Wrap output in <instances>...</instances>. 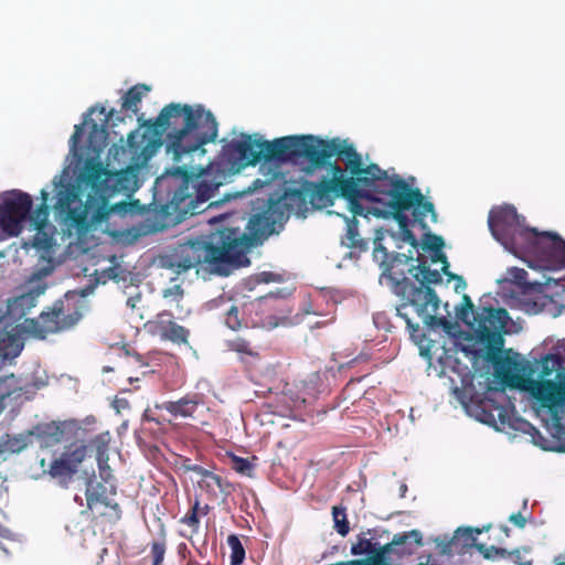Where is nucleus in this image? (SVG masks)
Masks as SVG:
<instances>
[{
  "label": "nucleus",
  "instance_id": "5",
  "mask_svg": "<svg viewBox=\"0 0 565 565\" xmlns=\"http://www.w3.org/2000/svg\"><path fill=\"white\" fill-rule=\"evenodd\" d=\"M275 146L280 156V163L296 162L305 158L315 169L326 168V175H329L330 164L333 163L330 160L334 157L344 162L345 172L350 169L356 171L362 160L361 153L352 143L339 138L324 140L312 135H291L278 138Z\"/></svg>",
  "mask_w": 565,
  "mask_h": 565
},
{
  "label": "nucleus",
  "instance_id": "42",
  "mask_svg": "<svg viewBox=\"0 0 565 565\" xmlns=\"http://www.w3.org/2000/svg\"><path fill=\"white\" fill-rule=\"evenodd\" d=\"M473 309L475 306L470 297L468 295H463L461 306L457 311L458 318L465 323L470 324L471 322L469 321V317L472 316L473 318L477 316V312H475Z\"/></svg>",
  "mask_w": 565,
  "mask_h": 565
},
{
  "label": "nucleus",
  "instance_id": "63",
  "mask_svg": "<svg viewBox=\"0 0 565 565\" xmlns=\"http://www.w3.org/2000/svg\"><path fill=\"white\" fill-rule=\"evenodd\" d=\"M178 172H182L184 175L188 173L185 169H178Z\"/></svg>",
  "mask_w": 565,
  "mask_h": 565
},
{
  "label": "nucleus",
  "instance_id": "34",
  "mask_svg": "<svg viewBox=\"0 0 565 565\" xmlns=\"http://www.w3.org/2000/svg\"><path fill=\"white\" fill-rule=\"evenodd\" d=\"M436 543V553L422 555L417 565H456L452 558L446 554L441 555V544L437 539L434 540Z\"/></svg>",
  "mask_w": 565,
  "mask_h": 565
},
{
  "label": "nucleus",
  "instance_id": "38",
  "mask_svg": "<svg viewBox=\"0 0 565 565\" xmlns=\"http://www.w3.org/2000/svg\"><path fill=\"white\" fill-rule=\"evenodd\" d=\"M167 552V542L164 535L161 540H156L150 543V552L148 557L151 565H162Z\"/></svg>",
  "mask_w": 565,
  "mask_h": 565
},
{
  "label": "nucleus",
  "instance_id": "14",
  "mask_svg": "<svg viewBox=\"0 0 565 565\" xmlns=\"http://www.w3.org/2000/svg\"><path fill=\"white\" fill-rule=\"evenodd\" d=\"M563 362L564 360L559 354L548 353L543 356L541 361L534 362L525 359L505 356L503 366H505L508 371H514L529 379L537 374L540 380H548L547 377L562 367Z\"/></svg>",
  "mask_w": 565,
  "mask_h": 565
},
{
  "label": "nucleus",
  "instance_id": "15",
  "mask_svg": "<svg viewBox=\"0 0 565 565\" xmlns=\"http://www.w3.org/2000/svg\"><path fill=\"white\" fill-rule=\"evenodd\" d=\"M145 330L152 337H158L162 341H169L179 345L186 344L190 337L189 329L177 323L173 315L168 310H163L148 320L145 323Z\"/></svg>",
  "mask_w": 565,
  "mask_h": 565
},
{
  "label": "nucleus",
  "instance_id": "37",
  "mask_svg": "<svg viewBox=\"0 0 565 565\" xmlns=\"http://www.w3.org/2000/svg\"><path fill=\"white\" fill-rule=\"evenodd\" d=\"M199 511H200V501L196 499L193 502V504L191 505L190 510L185 513V515L180 519V522L182 524H185L189 527H191L192 534L199 533V529H200Z\"/></svg>",
  "mask_w": 565,
  "mask_h": 565
},
{
  "label": "nucleus",
  "instance_id": "9",
  "mask_svg": "<svg viewBox=\"0 0 565 565\" xmlns=\"http://www.w3.org/2000/svg\"><path fill=\"white\" fill-rule=\"evenodd\" d=\"M525 218L518 214L516 209L512 205H504L490 211L489 228L493 237L508 246L514 242L516 234L530 241L534 248L545 254L546 246L537 241V236L542 235L536 228L524 227Z\"/></svg>",
  "mask_w": 565,
  "mask_h": 565
},
{
  "label": "nucleus",
  "instance_id": "31",
  "mask_svg": "<svg viewBox=\"0 0 565 565\" xmlns=\"http://www.w3.org/2000/svg\"><path fill=\"white\" fill-rule=\"evenodd\" d=\"M347 221V232L341 238L342 245L349 248H355L359 250L367 249V242L363 239L358 230L359 222L353 216L352 218L345 217Z\"/></svg>",
  "mask_w": 565,
  "mask_h": 565
},
{
  "label": "nucleus",
  "instance_id": "24",
  "mask_svg": "<svg viewBox=\"0 0 565 565\" xmlns=\"http://www.w3.org/2000/svg\"><path fill=\"white\" fill-rule=\"evenodd\" d=\"M203 403L199 394H188L178 401L163 402L157 407L171 414L173 417H193L198 407Z\"/></svg>",
  "mask_w": 565,
  "mask_h": 565
},
{
  "label": "nucleus",
  "instance_id": "50",
  "mask_svg": "<svg viewBox=\"0 0 565 565\" xmlns=\"http://www.w3.org/2000/svg\"><path fill=\"white\" fill-rule=\"evenodd\" d=\"M99 468V476L104 482H109L110 478L113 477L110 467L108 466V461L106 463H103L102 466H98Z\"/></svg>",
  "mask_w": 565,
  "mask_h": 565
},
{
  "label": "nucleus",
  "instance_id": "22",
  "mask_svg": "<svg viewBox=\"0 0 565 565\" xmlns=\"http://www.w3.org/2000/svg\"><path fill=\"white\" fill-rule=\"evenodd\" d=\"M508 311L503 308H482L481 312H477L473 321L470 323L473 327L476 334H482L486 331H501L507 322Z\"/></svg>",
  "mask_w": 565,
  "mask_h": 565
},
{
  "label": "nucleus",
  "instance_id": "41",
  "mask_svg": "<svg viewBox=\"0 0 565 565\" xmlns=\"http://www.w3.org/2000/svg\"><path fill=\"white\" fill-rule=\"evenodd\" d=\"M445 242L441 236L427 232L424 234L422 248L429 252L443 249Z\"/></svg>",
  "mask_w": 565,
  "mask_h": 565
},
{
  "label": "nucleus",
  "instance_id": "35",
  "mask_svg": "<svg viewBox=\"0 0 565 565\" xmlns=\"http://www.w3.org/2000/svg\"><path fill=\"white\" fill-rule=\"evenodd\" d=\"M109 434L104 433L95 436L90 440V445L96 450V459L98 466H102L103 463H106L108 461V444H109Z\"/></svg>",
  "mask_w": 565,
  "mask_h": 565
},
{
  "label": "nucleus",
  "instance_id": "19",
  "mask_svg": "<svg viewBox=\"0 0 565 565\" xmlns=\"http://www.w3.org/2000/svg\"><path fill=\"white\" fill-rule=\"evenodd\" d=\"M86 455L87 447L85 445L66 448L60 458L52 461L49 470L50 475L55 478L72 477L77 472Z\"/></svg>",
  "mask_w": 565,
  "mask_h": 565
},
{
  "label": "nucleus",
  "instance_id": "13",
  "mask_svg": "<svg viewBox=\"0 0 565 565\" xmlns=\"http://www.w3.org/2000/svg\"><path fill=\"white\" fill-rule=\"evenodd\" d=\"M32 198L20 190L7 192L0 202V227L10 236L21 233L32 209Z\"/></svg>",
  "mask_w": 565,
  "mask_h": 565
},
{
  "label": "nucleus",
  "instance_id": "56",
  "mask_svg": "<svg viewBox=\"0 0 565 565\" xmlns=\"http://www.w3.org/2000/svg\"><path fill=\"white\" fill-rule=\"evenodd\" d=\"M441 273L448 277V280H455L456 281L457 277L460 276V275L450 273L448 269L441 270Z\"/></svg>",
  "mask_w": 565,
  "mask_h": 565
},
{
  "label": "nucleus",
  "instance_id": "46",
  "mask_svg": "<svg viewBox=\"0 0 565 565\" xmlns=\"http://www.w3.org/2000/svg\"><path fill=\"white\" fill-rule=\"evenodd\" d=\"M430 262L433 264L441 263V270L449 269V263L443 249H439L438 252H431Z\"/></svg>",
  "mask_w": 565,
  "mask_h": 565
},
{
  "label": "nucleus",
  "instance_id": "43",
  "mask_svg": "<svg viewBox=\"0 0 565 565\" xmlns=\"http://www.w3.org/2000/svg\"><path fill=\"white\" fill-rule=\"evenodd\" d=\"M238 313V309L235 306H232L225 313V324L232 330H238L242 327Z\"/></svg>",
  "mask_w": 565,
  "mask_h": 565
},
{
  "label": "nucleus",
  "instance_id": "29",
  "mask_svg": "<svg viewBox=\"0 0 565 565\" xmlns=\"http://www.w3.org/2000/svg\"><path fill=\"white\" fill-rule=\"evenodd\" d=\"M35 437L40 446L51 447L62 443L64 438V429L61 425L55 423L46 424L43 427H38Z\"/></svg>",
  "mask_w": 565,
  "mask_h": 565
},
{
  "label": "nucleus",
  "instance_id": "45",
  "mask_svg": "<svg viewBox=\"0 0 565 565\" xmlns=\"http://www.w3.org/2000/svg\"><path fill=\"white\" fill-rule=\"evenodd\" d=\"M163 298L171 299L173 301H180L183 297V289L180 285H174L170 288H167L162 292Z\"/></svg>",
  "mask_w": 565,
  "mask_h": 565
},
{
  "label": "nucleus",
  "instance_id": "58",
  "mask_svg": "<svg viewBox=\"0 0 565 565\" xmlns=\"http://www.w3.org/2000/svg\"><path fill=\"white\" fill-rule=\"evenodd\" d=\"M524 276H526V271L524 269H519L518 270V275H516V279H521L523 278Z\"/></svg>",
  "mask_w": 565,
  "mask_h": 565
},
{
  "label": "nucleus",
  "instance_id": "21",
  "mask_svg": "<svg viewBox=\"0 0 565 565\" xmlns=\"http://www.w3.org/2000/svg\"><path fill=\"white\" fill-rule=\"evenodd\" d=\"M441 544V555L446 554L454 558L455 555H465L469 553L471 548L477 550V537L472 536V530L470 526L467 527H458L454 535L449 537L448 535L436 537Z\"/></svg>",
  "mask_w": 565,
  "mask_h": 565
},
{
  "label": "nucleus",
  "instance_id": "28",
  "mask_svg": "<svg viewBox=\"0 0 565 565\" xmlns=\"http://www.w3.org/2000/svg\"><path fill=\"white\" fill-rule=\"evenodd\" d=\"M537 241L546 246L545 255L565 263V241L556 233L542 232Z\"/></svg>",
  "mask_w": 565,
  "mask_h": 565
},
{
  "label": "nucleus",
  "instance_id": "20",
  "mask_svg": "<svg viewBox=\"0 0 565 565\" xmlns=\"http://www.w3.org/2000/svg\"><path fill=\"white\" fill-rule=\"evenodd\" d=\"M396 541H398L397 544L392 545L390 551L385 554L388 565H393V563L403 557L412 555L416 548L424 544L423 534L418 530L397 533L393 536L391 542H386L385 544H393Z\"/></svg>",
  "mask_w": 565,
  "mask_h": 565
},
{
  "label": "nucleus",
  "instance_id": "16",
  "mask_svg": "<svg viewBox=\"0 0 565 565\" xmlns=\"http://www.w3.org/2000/svg\"><path fill=\"white\" fill-rule=\"evenodd\" d=\"M21 332L28 333L24 330V322L11 326L9 328L6 326H0V358L3 360L14 359L21 353L24 345L20 337ZM14 375L0 379V399H4L7 396H10L14 392V390L2 391V386L4 384L8 382H14Z\"/></svg>",
  "mask_w": 565,
  "mask_h": 565
},
{
  "label": "nucleus",
  "instance_id": "6",
  "mask_svg": "<svg viewBox=\"0 0 565 565\" xmlns=\"http://www.w3.org/2000/svg\"><path fill=\"white\" fill-rule=\"evenodd\" d=\"M416 260L413 287L402 292L411 296L408 308L412 307L430 329L443 328L449 331L451 322L444 316L438 317L440 299L433 288V285L441 284V273L431 269L426 257L423 255H418Z\"/></svg>",
  "mask_w": 565,
  "mask_h": 565
},
{
  "label": "nucleus",
  "instance_id": "10",
  "mask_svg": "<svg viewBox=\"0 0 565 565\" xmlns=\"http://www.w3.org/2000/svg\"><path fill=\"white\" fill-rule=\"evenodd\" d=\"M278 138L268 141L262 138L253 139L252 136H243L241 140L232 141L224 148L228 160H233L239 167L255 166L264 160L265 163H280L275 143Z\"/></svg>",
  "mask_w": 565,
  "mask_h": 565
},
{
  "label": "nucleus",
  "instance_id": "26",
  "mask_svg": "<svg viewBox=\"0 0 565 565\" xmlns=\"http://www.w3.org/2000/svg\"><path fill=\"white\" fill-rule=\"evenodd\" d=\"M377 539V530H369L367 532H362L356 536V542L352 544L351 553L353 555H363L369 554L375 555V553L382 552L385 547V544H381L376 541Z\"/></svg>",
  "mask_w": 565,
  "mask_h": 565
},
{
  "label": "nucleus",
  "instance_id": "53",
  "mask_svg": "<svg viewBox=\"0 0 565 565\" xmlns=\"http://www.w3.org/2000/svg\"><path fill=\"white\" fill-rule=\"evenodd\" d=\"M466 287H467V282L463 279V277L462 276L457 277L455 290L456 291L463 290Z\"/></svg>",
  "mask_w": 565,
  "mask_h": 565
},
{
  "label": "nucleus",
  "instance_id": "33",
  "mask_svg": "<svg viewBox=\"0 0 565 565\" xmlns=\"http://www.w3.org/2000/svg\"><path fill=\"white\" fill-rule=\"evenodd\" d=\"M227 345L231 351L238 353L241 355V360L243 361L245 355L250 356L254 360L259 359L258 351L246 339L236 338L228 341Z\"/></svg>",
  "mask_w": 565,
  "mask_h": 565
},
{
  "label": "nucleus",
  "instance_id": "3",
  "mask_svg": "<svg viewBox=\"0 0 565 565\" xmlns=\"http://www.w3.org/2000/svg\"><path fill=\"white\" fill-rule=\"evenodd\" d=\"M398 180L403 179L397 174L390 177L376 163L364 166L361 160L356 171L350 169L347 172L339 163H332L329 168V175H323L313 185L311 204L318 207H328L333 205L335 199L343 198L349 202L350 211L355 216L364 213L360 200L370 198L385 203L390 209L393 196L391 190Z\"/></svg>",
  "mask_w": 565,
  "mask_h": 565
},
{
  "label": "nucleus",
  "instance_id": "55",
  "mask_svg": "<svg viewBox=\"0 0 565 565\" xmlns=\"http://www.w3.org/2000/svg\"><path fill=\"white\" fill-rule=\"evenodd\" d=\"M491 527V525L483 526L482 529L479 527H471L472 530V536L477 537L478 534H481L483 531H488Z\"/></svg>",
  "mask_w": 565,
  "mask_h": 565
},
{
  "label": "nucleus",
  "instance_id": "51",
  "mask_svg": "<svg viewBox=\"0 0 565 565\" xmlns=\"http://www.w3.org/2000/svg\"><path fill=\"white\" fill-rule=\"evenodd\" d=\"M191 472L196 473L201 477V479H204L207 477V475L211 472L210 470L205 469L204 467L200 465H193V467H190Z\"/></svg>",
  "mask_w": 565,
  "mask_h": 565
},
{
  "label": "nucleus",
  "instance_id": "40",
  "mask_svg": "<svg viewBox=\"0 0 565 565\" xmlns=\"http://www.w3.org/2000/svg\"><path fill=\"white\" fill-rule=\"evenodd\" d=\"M477 551L487 559L495 561L499 558H505L508 556V551L502 547H497L494 545L487 546L486 544L477 545Z\"/></svg>",
  "mask_w": 565,
  "mask_h": 565
},
{
  "label": "nucleus",
  "instance_id": "52",
  "mask_svg": "<svg viewBox=\"0 0 565 565\" xmlns=\"http://www.w3.org/2000/svg\"><path fill=\"white\" fill-rule=\"evenodd\" d=\"M137 136H138V134H137L136 130L129 132L128 136H127L128 146H129L130 149L134 150V152H138V150H139V147L136 146V141H135Z\"/></svg>",
  "mask_w": 565,
  "mask_h": 565
},
{
  "label": "nucleus",
  "instance_id": "54",
  "mask_svg": "<svg viewBox=\"0 0 565 565\" xmlns=\"http://www.w3.org/2000/svg\"><path fill=\"white\" fill-rule=\"evenodd\" d=\"M193 465L194 463H192L189 458H185L182 462L181 468L184 472H191L190 467H193Z\"/></svg>",
  "mask_w": 565,
  "mask_h": 565
},
{
  "label": "nucleus",
  "instance_id": "32",
  "mask_svg": "<svg viewBox=\"0 0 565 565\" xmlns=\"http://www.w3.org/2000/svg\"><path fill=\"white\" fill-rule=\"evenodd\" d=\"M150 90V87L146 84H137L130 87L122 96L121 108L124 110H131L137 114L139 110V104L142 97Z\"/></svg>",
  "mask_w": 565,
  "mask_h": 565
},
{
  "label": "nucleus",
  "instance_id": "30",
  "mask_svg": "<svg viewBox=\"0 0 565 565\" xmlns=\"http://www.w3.org/2000/svg\"><path fill=\"white\" fill-rule=\"evenodd\" d=\"M49 192L45 189L41 190V204L33 211H30L28 218L36 231H43L49 222L50 206Z\"/></svg>",
  "mask_w": 565,
  "mask_h": 565
},
{
  "label": "nucleus",
  "instance_id": "39",
  "mask_svg": "<svg viewBox=\"0 0 565 565\" xmlns=\"http://www.w3.org/2000/svg\"><path fill=\"white\" fill-rule=\"evenodd\" d=\"M227 544L231 547V564L232 565H241L245 558V550L241 540L237 535L231 534L227 537Z\"/></svg>",
  "mask_w": 565,
  "mask_h": 565
},
{
  "label": "nucleus",
  "instance_id": "7",
  "mask_svg": "<svg viewBox=\"0 0 565 565\" xmlns=\"http://www.w3.org/2000/svg\"><path fill=\"white\" fill-rule=\"evenodd\" d=\"M391 192L393 196L388 212L398 223L403 239L416 248L419 243L409 230L411 220L405 212L411 210L414 223L426 230L428 227L426 223L427 215H430L433 222L437 221L435 206L431 202L425 200L418 188H412L405 180H398Z\"/></svg>",
  "mask_w": 565,
  "mask_h": 565
},
{
  "label": "nucleus",
  "instance_id": "36",
  "mask_svg": "<svg viewBox=\"0 0 565 565\" xmlns=\"http://www.w3.org/2000/svg\"><path fill=\"white\" fill-rule=\"evenodd\" d=\"M345 511H347L345 507H342V505H334L332 508L334 530L341 536H345L350 531V525H349V521H348Z\"/></svg>",
  "mask_w": 565,
  "mask_h": 565
},
{
  "label": "nucleus",
  "instance_id": "18",
  "mask_svg": "<svg viewBox=\"0 0 565 565\" xmlns=\"http://www.w3.org/2000/svg\"><path fill=\"white\" fill-rule=\"evenodd\" d=\"M39 292L30 291L9 299L6 311L0 310V326L7 328L18 324L20 320L26 319V315L36 306Z\"/></svg>",
  "mask_w": 565,
  "mask_h": 565
},
{
  "label": "nucleus",
  "instance_id": "59",
  "mask_svg": "<svg viewBox=\"0 0 565 565\" xmlns=\"http://www.w3.org/2000/svg\"><path fill=\"white\" fill-rule=\"evenodd\" d=\"M501 530L504 532V534H505L507 536H509V535H510V529H509L507 525H502V526H501Z\"/></svg>",
  "mask_w": 565,
  "mask_h": 565
},
{
  "label": "nucleus",
  "instance_id": "57",
  "mask_svg": "<svg viewBox=\"0 0 565 565\" xmlns=\"http://www.w3.org/2000/svg\"><path fill=\"white\" fill-rule=\"evenodd\" d=\"M210 510H211V508L209 504H205L203 507L200 505L199 516L200 515L204 516V515L209 514Z\"/></svg>",
  "mask_w": 565,
  "mask_h": 565
},
{
  "label": "nucleus",
  "instance_id": "23",
  "mask_svg": "<svg viewBox=\"0 0 565 565\" xmlns=\"http://www.w3.org/2000/svg\"><path fill=\"white\" fill-rule=\"evenodd\" d=\"M85 497L89 510H94L97 505L102 504L111 511L110 516L115 520L120 519V507L117 502H111L108 499L107 487L104 483L89 478L86 482Z\"/></svg>",
  "mask_w": 565,
  "mask_h": 565
},
{
  "label": "nucleus",
  "instance_id": "27",
  "mask_svg": "<svg viewBox=\"0 0 565 565\" xmlns=\"http://www.w3.org/2000/svg\"><path fill=\"white\" fill-rule=\"evenodd\" d=\"M199 486L213 498H217L218 493L223 494L224 497H228L234 491V486L232 482L212 471L207 475L206 478L199 481Z\"/></svg>",
  "mask_w": 565,
  "mask_h": 565
},
{
  "label": "nucleus",
  "instance_id": "25",
  "mask_svg": "<svg viewBox=\"0 0 565 565\" xmlns=\"http://www.w3.org/2000/svg\"><path fill=\"white\" fill-rule=\"evenodd\" d=\"M478 340L484 344L487 349V358L489 361H491L494 365L500 366L502 371L505 373H510L511 371H508L505 366H503L504 359H501V352L504 344V339L501 333V331H486L482 334H477Z\"/></svg>",
  "mask_w": 565,
  "mask_h": 565
},
{
  "label": "nucleus",
  "instance_id": "61",
  "mask_svg": "<svg viewBox=\"0 0 565 565\" xmlns=\"http://www.w3.org/2000/svg\"><path fill=\"white\" fill-rule=\"evenodd\" d=\"M254 183H255V188H257V186H258V184H259V186H262V185H263V182H260V180H256Z\"/></svg>",
  "mask_w": 565,
  "mask_h": 565
},
{
  "label": "nucleus",
  "instance_id": "12",
  "mask_svg": "<svg viewBox=\"0 0 565 565\" xmlns=\"http://www.w3.org/2000/svg\"><path fill=\"white\" fill-rule=\"evenodd\" d=\"M81 317L76 308L66 307L62 300H57L47 311L41 312L39 318L25 319L24 330L38 339H45L49 333L72 328Z\"/></svg>",
  "mask_w": 565,
  "mask_h": 565
},
{
  "label": "nucleus",
  "instance_id": "11",
  "mask_svg": "<svg viewBox=\"0 0 565 565\" xmlns=\"http://www.w3.org/2000/svg\"><path fill=\"white\" fill-rule=\"evenodd\" d=\"M218 184L206 180L185 177L180 186L174 191L171 204L174 211L182 216L196 215L205 209L203 204L214 196Z\"/></svg>",
  "mask_w": 565,
  "mask_h": 565
},
{
  "label": "nucleus",
  "instance_id": "60",
  "mask_svg": "<svg viewBox=\"0 0 565 565\" xmlns=\"http://www.w3.org/2000/svg\"><path fill=\"white\" fill-rule=\"evenodd\" d=\"M109 493L110 494H116V487L114 484L110 486Z\"/></svg>",
  "mask_w": 565,
  "mask_h": 565
},
{
  "label": "nucleus",
  "instance_id": "47",
  "mask_svg": "<svg viewBox=\"0 0 565 565\" xmlns=\"http://www.w3.org/2000/svg\"><path fill=\"white\" fill-rule=\"evenodd\" d=\"M8 444H9V448L15 452L23 450L28 446L26 438L23 436L14 437V438L10 439Z\"/></svg>",
  "mask_w": 565,
  "mask_h": 565
},
{
  "label": "nucleus",
  "instance_id": "64",
  "mask_svg": "<svg viewBox=\"0 0 565 565\" xmlns=\"http://www.w3.org/2000/svg\"><path fill=\"white\" fill-rule=\"evenodd\" d=\"M95 110H96V108H95V107H92V108L89 109V113H94Z\"/></svg>",
  "mask_w": 565,
  "mask_h": 565
},
{
  "label": "nucleus",
  "instance_id": "49",
  "mask_svg": "<svg viewBox=\"0 0 565 565\" xmlns=\"http://www.w3.org/2000/svg\"><path fill=\"white\" fill-rule=\"evenodd\" d=\"M509 521L513 523L516 527L523 529L526 525L527 518L524 516L521 512L512 513L509 516Z\"/></svg>",
  "mask_w": 565,
  "mask_h": 565
},
{
  "label": "nucleus",
  "instance_id": "44",
  "mask_svg": "<svg viewBox=\"0 0 565 565\" xmlns=\"http://www.w3.org/2000/svg\"><path fill=\"white\" fill-rule=\"evenodd\" d=\"M233 469L238 473L249 476L253 470V465L246 458L233 456Z\"/></svg>",
  "mask_w": 565,
  "mask_h": 565
},
{
  "label": "nucleus",
  "instance_id": "62",
  "mask_svg": "<svg viewBox=\"0 0 565 565\" xmlns=\"http://www.w3.org/2000/svg\"><path fill=\"white\" fill-rule=\"evenodd\" d=\"M186 565H198V563H196L195 561L190 559V561L186 563Z\"/></svg>",
  "mask_w": 565,
  "mask_h": 565
},
{
  "label": "nucleus",
  "instance_id": "2",
  "mask_svg": "<svg viewBox=\"0 0 565 565\" xmlns=\"http://www.w3.org/2000/svg\"><path fill=\"white\" fill-rule=\"evenodd\" d=\"M286 222L287 213L278 210L270 199L267 209L248 221L249 234L239 228L225 227L205 237L190 238L161 256V266L181 275L206 264L212 271L228 275L230 268L249 264L247 252L254 246L255 239L267 238Z\"/></svg>",
  "mask_w": 565,
  "mask_h": 565
},
{
  "label": "nucleus",
  "instance_id": "1",
  "mask_svg": "<svg viewBox=\"0 0 565 565\" xmlns=\"http://www.w3.org/2000/svg\"><path fill=\"white\" fill-rule=\"evenodd\" d=\"M98 111L104 116L102 124L85 119L75 125L70 139V151L79 160L86 157L77 183L55 177L56 188L54 211L65 223L86 231L92 224H100L111 214L126 215L134 212L137 202H116L109 200L115 194H130L137 190V173L132 168L113 172L104 167L99 158L107 146V124L113 114L106 115L105 107Z\"/></svg>",
  "mask_w": 565,
  "mask_h": 565
},
{
  "label": "nucleus",
  "instance_id": "8",
  "mask_svg": "<svg viewBox=\"0 0 565 565\" xmlns=\"http://www.w3.org/2000/svg\"><path fill=\"white\" fill-rule=\"evenodd\" d=\"M373 256L383 269L382 277H385L388 280L392 291L402 300L399 306L396 308L397 315L405 320L408 330L414 334L419 330V324L413 323L406 311L408 309L411 296L402 294L407 288L413 287V274L415 273L416 266L412 264L413 257L404 254L390 256L386 248L382 245L375 246Z\"/></svg>",
  "mask_w": 565,
  "mask_h": 565
},
{
  "label": "nucleus",
  "instance_id": "17",
  "mask_svg": "<svg viewBox=\"0 0 565 565\" xmlns=\"http://www.w3.org/2000/svg\"><path fill=\"white\" fill-rule=\"evenodd\" d=\"M318 182H316L317 184ZM315 182H305L298 188H287L284 193L273 200L278 210L287 213V220L291 214L302 215L308 209V198L311 200V193Z\"/></svg>",
  "mask_w": 565,
  "mask_h": 565
},
{
  "label": "nucleus",
  "instance_id": "48",
  "mask_svg": "<svg viewBox=\"0 0 565 565\" xmlns=\"http://www.w3.org/2000/svg\"><path fill=\"white\" fill-rule=\"evenodd\" d=\"M505 558H510L516 565H532L531 561H522L521 552L519 548L513 551H508V556Z\"/></svg>",
  "mask_w": 565,
  "mask_h": 565
},
{
  "label": "nucleus",
  "instance_id": "4",
  "mask_svg": "<svg viewBox=\"0 0 565 565\" xmlns=\"http://www.w3.org/2000/svg\"><path fill=\"white\" fill-rule=\"evenodd\" d=\"M156 134L167 132L168 151H172L175 161L182 156L201 149L217 137V121L210 110L201 105L171 103L164 106L154 120L149 121Z\"/></svg>",
  "mask_w": 565,
  "mask_h": 565
}]
</instances>
